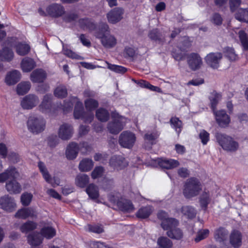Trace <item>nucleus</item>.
Here are the masks:
<instances>
[{
	"label": "nucleus",
	"mask_w": 248,
	"mask_h": 248,
	"mask_svg": "<svg viewBox=\"0 0 248 248\" xmlns=\"http://www.w3.org/2000/svg\"><path fill=\"white\" fill-rule=\"evenodd\" d=\"M79 23L83 28L95 30L94 35L100 40L101 44L105 48H113L116 45L117 39L110 33V29L107 23H101L96 29V25L90 19H82L79 20Z\"/></svg>",
	"instance_id": "nucleus-1"
},
{
	"label": "nucleus",
	"mask_w": 248,
	"mask_h": 248,
	"mask_svg": "<svg viewBox=\"0 0 248 248\" xmlns=\"http://www.w3.org/2000/svg\"><path fill=\"white\" fill-rule=\"evenodd\" d=\"M40 234L33 232L28 236V241L32 248H36L42 243L43 238L50 239L56 234V230L50 224L45 225L40 230Z\"/></svg>",
	"instance_id": "nucleus-2"
},
{
	"label": "nucleus",
	"mask_w": 248,
	"mask_h": 248,
	"mask_svg": "<svg viewBox=\"0 0 248 248\" xmlns=\"http://www.w3.org/2000/svg\"><path fill=\"white\" fill-rule=\"evenodd\" d=\"M179 221L176 219H171L169 222L165 221L163 223L162 229L166 231V235L172 239L179 240L184 236L182 230L178 227Z\"/></svg>",
	"instance_id": "nucleus-3"
},
{
	"label": "nucleus",
	"mask_w": 248,
	"mask_h": 248,
	"mask_svg": "<svg viewBox=\"0 0 248 248\" xmlns=\"http://www.w3.org/2000/svg\"><path fill=\"white\" fill-rule=\"evenodd\" d=\"M202 190L200 181L194 177L187 179L184 185L183 194L187 199L197 196Z\"/></svg>",
	"instance_id": "nucleus-4"
},
{
	"label": "nucleus",
	"mask_w": 248,
	"mask_h": 248,
	"mask_svg": "<svg viewBox=\"0 0 248 248\" xmlns=\"http://www.w3.org/2000/svg\"><path fill=\"white\" fill-rule=\"evenodd\" d=\"M46 122L41 115L33 114L31 115L27 121L28 130L33 134L43 132L46 128Z\"/></svg>",
	"instance_id": "nucleus-5"
},
{
	"label": "nucleus",
	"mask_w": 248,
	"mask_h": 248,
	"mask_svg": "<svg viewBox=\"0 0 248 248\" xmlns=\"http://www.w3.org/2000/svg\"><path fill=\"white\" fill-rule=\"evenodd\" d=\"M75 104L74 116L76 119H81L85 114L82 103L76 97H71L69 101L64 102L63 106V111L65 112L71 110L73 104Z\"/></svg>",
	"instance_id": "nucleus-6"
},
{
	"label": "nucleus",
	"mask_w": 248,
	"mask_h": 248,
	"mask_svg": "<svg viewBox=\"0 0 248 248\" xmlns=\"http://www.w3.org/2000/svg\"><path fill=\"white\" fill-rule=\"evenodd\" d=\"M218 144L224 150L228 151H235L238 148V143L232 137L220 133L215 136Z\"/></svg>",
	"instance_id": "nucleus-7"
},
{
	"label": "nucleus",
	"mask_w": 248,
	"mask_h": 248,
	"mask_svg": "<svg viewBox=\"0 0 248 248\" xmlns=\"http://www.w3.org/2000/svg\"><path fill=\"white\" fill-rule=\"evenodd\" d=\"M111 118V122L108 124V129L110 133L117 134L123 129L127 119L116 112L112 113Z\"/></svg>",
	"instance_id": "nucleus-8"
},
{
	"label": "nucleus",
	"mask_w": 248,
	"mask_h": 248,
	"mask_svg": "<svg viewBox=\"0 0 248 248\" xmlns=\"http://www.w3.org/2000/svg\"><path fill=\"white\" fill-rule=\"evenodd\" d=\"M136 140L135 134L129 131H125L120 134L119 142L122 147L130 149L133 146Z\"/></svg>",
	"instance_id": "nucleus-9"
},
{
	"label": "nucleus",
	"mask_w": 248,
	"mask_h": 248,
	"mask_svg": "<svg viewBox=\"0 0 248 248\" xmlns=\"http://www.w3.org/2000/svg\"><path fill=\"white\" fill-rule=\"evenodd\" d=\"M39 103V97L34 94H29L23 97L20 105L24 109H31L38 105Z\"/></svg>",
	"instance_id": "nucleus-10"
},
{
	"label": "nucleus",
	"mask_w": 248,
	"mask_h": 248,
	"mask_svg": "<svg viewBox=\"0 0 248 248\" xmlns=\"http://www.w3.org/2000/svg\"><path fill=\"white\" fill-rule=\"evenodd\" d=\"M7 41L8 45L11 47H15L16 53L20 56L27 54L30 50V46L27 44L19 43L16 44V38L15 37L8 38Z\"/></svg>",
	"instance_id": "nucleus-11"
},
{
	"label": "nucleus",
	"mask_w": 248,
	"mask_h": 248,
	"mask_svg": "<svg viewBox=\"0 0 248 248\" xmlns=\"http://www.w3.org/2000/svg\"><path fill=\"white\" fill-rule=\"evenodd\" d=\"M0 206L6 212H12L16 209V205L13 198L5 195L0 198Z\"/></svg>",
	"instance_id": "nucleus-12"
},
{
	"label": "nucleus",
	"mask_w": 248,
	"mask_h": 248,
	"mask_svg": "<svg viewBox=\"0 0 248 248\" xmlns=\"http://www.w3.org/2000/svg\"><path fill=\"white\" fill-rule=\"evenodd\" d=\"M214 115L217 123L221 127H226L231 122L230 117L224 110H214Z\"/></svg>",
	"instance_id": "nucleus-13"
},
{
	"label": "nucleus",
	"mask_w": 248,
	"mask_h": 248,
	"mask_svg": "<svg viewBox=\"0 0 248 248\" xmlns=\"http://www.w3.org/2000/svg\"><path fill=\"white\" fill-rule=\"evenodd\" d=\"M124 14V10L122 8H115L107 14V19L110 23L116 24L123 18Z\"/></svg>",
	"instance_id": "nucleus-14"
},
{
	"label": "nucleus",
	"mask_w": 248,
	"mask_h": 248,
	"mask_svg": "<svg viewBox=\"0 0 248 248\" xmlns=\"http://www.w3.org/2000/svg\"><path fill=\"white\" fill-rule=\"evenodd\" d=\"M74 133L73 126L68 124H63L58 130V135L62 140H67L71 138Z\"/></svg>",
	"instance_id": "nucleus-15"
},
{
	"label": "nucleus",
	"mask_w": 248,
	"mask_h": 248,
	"mask_svg": "<svg viewBox=\"0 0 248 248\" xmlns=\"http://www.w3.org/2000/svg\"><path fill=\"white\" fill-rule=\"evenodd\" d=\"M127 165L128 163L124 158L120 155H113L109 160V166L117 170H122Z\"/></svg>",
	"instance_id": "nucleus-16"
},
{
	"label": "nucleus",
	"mask_w": 248,
	"mask_h": 248,
	"mask_svg": "<svg viewBox=\"0 0 248 248\" xmlns=\"http://www.w3.org/2000/svg\"><path fill=\"white\" fill-rule=\"evenodd\" d=\"M187 59L188 64L193 70L199 69L202 64V59L197 53H192L189 54Z\"/></svg>",
	"instance_id": "nucleus-17"
},
{
	"label": "nucleus",
	"mask_w": 248,
	"mask_h": 248,
	"mask_svg": "<svg viewBox=\"0 0 248 248\" xmlns=\"http://www.w3.org/2000/svg\"><path fill=\"white\" fill-rule=\"evenodd\" d=\"M222 57L221 53H210L205 57V61L211 67L216 69L219 66V63Z\"/></svg>",
	"instance_id": "nucleus-18"
},
{
	"label": "nucleus",
	"mask_w": 248,
	"mask_h": 248,
	"mask_svg": "<svg viewBox=\"0 0 248 248\" xmlns=\"http://www.w3.org/2000/svg\"><path fill=\"white\" fill-rule=\"evenodd\" d=\"M46 11L47 14L52 17H59L64 13V9L61 4L53 3L48 6Z\"/></svg>",
	"instance_id": "nucleus-19"
},
{
	"label": "nucleus",
	"mask_w": 248,
	"mask_h": 248,
	"mask_svg": "<svg viewBox=\"0 0 248 248\" xmlns=\"http://www.w3.org/2000/svg\"><path fill=\"white\" fill-rule=\"evenodd\" d=\"M19 176V173L15 167L10 166L5 171L0 173V183L5 182L10 178H16Z\"/></svg>",
	"instance_id": "nucleus-20"
},
{
	"label": "nucleus",
	"mask_w": 248,
	"mask_h": 248,
	"mask_svg": "<svg viewBox=\"0 0 248 248\" xmlns=\"http://www.w3.org/2000/svg\"><path fill=\"white\" fill-rule=\"evenodd\" d=\"M36 216V211L32 207L20 209L17 211L15 215V217L16 218L24 219L28 217H33Z\"/></svg>",
	"instance_id": "nucleus-21"
},
{
	"label": "nucleus",
	"mask_w": 248,
	"mask_h": 248,
	"mask_svg": "<svg viewBox=\"0 0 248 248\" xmlns=\"http://www.w3.org/2000/svg\"><path fill=\"white\" fill-rule=\"evenodd\" d=\"M21 77V75L19 71L14 70L7 74L5 81L7 85H14L20 79Z\"/></svg>",
	"instance_id": "nucleus-22"
},
{
	"label": "nucleus",
	"mask_w": 248,
	"mask_h": 248,
	"mask_svg": "<svg viewBox=\"0 0 248 248\" xmlns=\"http://www.w3.org/2000/svg\"><path fill=\"white\" fill-rule=\"evenodd\" d=\"M46 77V74L42 69H37L34 70L31 74V81L35 83L43 82Z\"/></svg>",
	"instance_id": "nucleus-23"
},
{
	"label": "nucleus",
	"mask_w": 248,
	"mask_h": 248,
	"mask_svg": "<svg viewBox=\"0 0 248 248\" xmlns=\"http://www.w3.org/2000/svg\"><path fill=\"white\" fill-rule=\"evenodd\" d=\"M5 188L10 194H18L20 193L22 190L21 185L15 180L7 181L6 183Z\"/></svg>",
	"instance_id": "nucleus-24"
},
{
	"label": "nucleus",
	"mask_w": 248,
	"mask_h": 248,
	"mask_svg": "<svg viewBox=\"0 0 248 248\" xmlns=\"http://www.w3.org/2000/svg\"><path fill=\"white\" fill-rule=\"evenodd\" d=\"M230 242L231 245L235 248H239L242 243V235L238 231H233L230 236Z\"/></svg>",
	"instance_id": "nucleus-25"
},
{
	"label": "nucleus",
	"mask_w": 248,
	"mask_h": 248,
	"mask_svg": "<svg viewBox=\"0 0 248 248\" xmlns=\"http://www.w3.org/2000/svg\"><path fill=\"white\" fill-rule=\"evenodd\" d=\"M78 151V144L75 142L69 144L65 151L66 156L69 160L74 159L77 156Z\"/></svg>",
	"instance_id": "nucleus-26"
},
{
	"label": "nucleus",
	"mask_w": 248,
	"mask_h": 248,
	"mask_svg": "<svg viewBox=\"0 0 248 248\" xmlns=\"http://www.w3.org/2000/svg\"><path fill=\"white\" fill-rule=\"evenodd\" d=\"M158 163L161 168L166 169H171L179 165V162L178 161L172 159L159 158Z\"/></svg>",
	"instance_id": "nucleus-27"
},
{
	"label": "nucleus",
	"mask_w": 248,
	"mask_h": 248,
	"mask_svg": "<svg viewBox=\"0 0 248 248\" xmlns=\"http://www.w3.org/2000/svg\"><path fill=\"white\" fill-rule=\"evenodd\" d=\"M212 201V196L208 191H204L202 192L199 197V202L201 207L206 210L207 208L208 205Z\"/></svg>",
	"instance_id": "nucleus-28"
},
{
	"label": "nucleus",
	"mask_w": 248,
	"mask_h": 248,
	"mask_svg": "<svg viewBox=\"0 0 248 248\" xmlns=\"http://www.w3.org/2000/svg\"><path fill=\"white\" fill-rule=\"evenodd\" d=\"M52 96L51 95L46 94L43 99L41 104L39 106V110L43 113L48 112L51 107Z\"/></svg>",
	"instance_id": "nucleus-29"
},
{
	"label": "nucleus",
	"mask_w": 248,
	"mask_h": 248,
	"mask_svg": "<svg viewBox=\"0 0 248 248\" xmlns=\"http://www.w3.org/2000/svg\"><path fill=\"white\" fill-rule=\"evenodd\" d=\"M36 66L35 62L30 58H25L21 62V67L24 72H29Z\"/></svg>",
	"instance_id": "nucleus-30"
},
{
	"label": "nucleus",
	"mask_w": 248,
	"mask_h": 248,
	"mask_svg": "<svg viewBox=\"0 0 248 248\" xmlns=\"http://www.w3.org/2000/svg\"><path fill=\"white\" fill-rule=\"evenodd\" d=\"M93 165V162L91 159L85 158L80 162L78 169L80 171L87 172L91 170Z\"/></svg>",
	"instance_id": "nucleus-31"
},
{
	"label": "nucleus",
	"mask_w": 248,
	"mask_h": 248,
	"mask_svg": "<svg viewBox=\"0 0 248 248\" xmlns=\"http://www.w3.org/2000/svg\"><path fill=\"white\" fill-rule=\"evenodd\" d=\"M90 178L85 174H79L75 178L76 185L80 188L85 187L89 182Z\"/></svg>",
	"instance_id": "nucleus-32"
},
{
	"label": "nucleus",
	"mask_w": 248,
	"mask_h": 248,
	"mask_svg": "<svg viewBox=\"0 0 248 248\" xmlns=\"http://www.w3.org/2000/svg\"><path fill=\"white\" fill-rule=\"evenodd\" d=\"M117 205L121 210L124 212H131L134 210V207L132 202L127 200H123L117 202Z\"/></svg>",
	"instance_id": "nucleus-33"
},
{
	"label": "nucleus",
	"mask_w": 248,
	"mask_h": 248,
	"mask_svg": "<svg viewBox=\"0 0 248 248\" xmlns=\"http://www.w3.org/2000/svg\"><path fill=\"white\" fill-rule=\"evenodd\" d=\"M89 197L93 200H96L99 196L98 187L93 184H90L86 189Z\"/></svg>",
	"instance_id": "nucleus-34"
},
{
	"label": "nucleus",
	"mask_w": 248,
	"mask_h": 248,
	"mask_svg": "<svg viewBox=\"0 0 248 248\" xmlns=\"http://www.w3.org/2000/svg\"><path fill=\"white\" fill-rule=\"evenodd\" d=\"M31 87V84L29 81L21 82L17 85V93L19 95H24L29 91Z\"/></svg>",
	"instance_id": "nucleus-35"
},
{
	"label": "nucleus",
	"mask_w": 248,
	"mask_h": 248,
	"mask_svg": "<svg viewBox=\"0 0 248 248\" xmlns=\"http://www.w3.org/2000/svg\"><path fill=\"white\" fill-rule=\"evenodd\" d=\"M14 52L8 47L3 48L0 52V59L2 61L10 62L14 58Z\"/></svg>",
	"instance_id": "nucleus-36"
},
{
	"label": "nucleus",
	"mask_w": 248,
	"mask_h": 248,
	"mask_svg": "<svg viewBox=\"0 0 248 248\" xmlns=\"http://www.w3.org/2000/svg\"><path fill=\"white\" fill-rule=\"evenodd\" d=\"M228 234V232L226 230L220 228L215 231V238L217 241L222 242L226 240Z\"/></svg>",
	"instance_id": "nucleus-37"
},
{
	"label": "nucleus",
	"mask_w": 248,
	"mask_h": 248,
	"mask_svg": "<svg viewBox=\"0 0 248 248\" xmlns=\"http://www.w3.org/2000/svg\"><path fill=\"white\" fill-rule=\"evenodd\" d=\"M153 211L152 207L147 206L140 208L137 213V216L139 218H146L149 217Z\"/></svg>",
	"instance_id": "nucleus-38"
},
{
	"label": "nucleus",
	"mask_w": 248,
	"mask_h": 248,
	"mask_svg": "<svg viewBox=\"0 0 248 248\" xmlns=\"http://www.w3.org/2000/svg\"><path fill=\"white\" fill-rule=\"evenodd\" d=\"M37 227V224L31 221H28L23 223L20 227V231L25 233H27L30 231L35 229Z\"/></svg>",
	"instance_id": "nucleus-39"
},
{
	"label": "nucleus",
	"mask_w": 248,
	"mask_h": 248,
	"mask_svg": "<svg viewBox=\"0 0 248 248\" xmlns=\"http://www.w3.org/2000/svg\"><path fill=\"white\" fill-rule=\"evenodd\" d=\"M235 17L240 21L248 22V8L239 9L235 14Z\"/></svg>",
	"instance_id": "nucleus-40"
},
{
	"label": "nucleus",
	"mask_w": 248,
	"mask_h": 248,
	"mask_svg": "<svg viewBox=\"0 0 248 248\" xmlns=\"http://www.w3.org/2000/svg\"><path fill=\"white\" fill-rule=\"evenodd\" d=\"M96 117L99 121L105 122L108 120L109 114L106 109L99 108L96 111Z\"/></svg>",
	"instance_id": "nucleus-41"
},
{
	"label": "nucleus",
	"mask_w": 248,
	"mask_h": 248,
	"mask_svg": "<svg viewBox=\"0 0 248 248\" xmlns=\"http://www.w3.org/2000/svg\"><path fill=\"white\" fill-rule=\"evenodd\" d=\"M157 243L160 248H171L173 245L171 240L165 236L159 237Z\"/></svg>",
	"instance_id": "nucleus-42"
},
{
	"label": "nucleus",
	"mask_w": 248,
	"mask_h": 248,
	"mask_svg": "<svg viewBox=\"0 0 248 248\" xmlns=\"http://www.w3.org/2000/svg\"><path fill=\"white\" fill-rule=\"evenodd\" d=\"M38 167L46 181V182H51V175L49 173L45 164L43 162L40 161L38 162Z\"/></svg>",
	"instance_id": "nucleus-43"
},
{
	"label": "nucleus",
	"mask_w": 248,
	"mask_h": 248,
	"mask_svg": "<svg viewBox=\"0 0 248 248\" xmlns=\"http://www.w3.org/2000/svg\"><path fill=\"white\" fill-rule=\"evenodd\" d=\"M181 211L184 216L189 218H193L195 217L196 214L195 208L190 206H185L182 207Z\"/></svg>",
	"instance_id": "nucleus-44"
},
{
	"label": "nucleus",
	"mask_w": 248,
	"mask_h": 248,
	"mask_svg": "<svg viewBox=\"0 0 248 248\" xmlns=\"http://www.w3.org/2000/svg\"><path fill=\"white\" fill-rule=\"evenodd\" d=\"M170 123L171 127L175 129L178 134H179L182 129V122L177 117H172L170 120Z\"/></svg>",
	"instance_id": "nucleus-45"
},
{
	"label": "nucleus",
	"mask_w": 248,
	"mask_h": 248,
	"mask_svg": "<svg viewBox=\"0 0 248 248\" xmlns=\"http://www.w3.org/2000/svg\"><path fill=\"white\" fill-rule=\"evenodd\" d=\"M149 37L153 41L161 42L164 37L157 29L151 31L148 34Z\"/></svg>",
	"instance_id": "nucleus-46"
},
{
	"label": "nucleus",
	"mask_w": 248,
	"mask_h": 248,
	"mask_svg": "<svg viewBox=\"0 0 248 248\" xmlns=\"http://www.w3.org/2000/svg\"><path fill=\"white\" fill-rule=\"evenodd\" d=\"M239 37L245 50H248V35L243 31H240Z\"/></svg>",
	"instance_id": "nucleus-47"
},
{
	"label": "nucleus",
	"mask_w": 248,
	"mask_h": 248,
	"mask_svg": "<svg viewBox=\"0 0 248 248\" xmlns=\"http://www.w3.org/2000/svg\"><path fill=\"white\" fill-rule=\"evenodd\" d=\"M84 103L86 109L90 111L94 110L98 106V101L92 98L86 100Z\"/></svg>",
	"instance_id": "nucleus-48"
},
{
	"label": "nucleus",
	"mask_w": 248,
	"mask_h": 248,
	"mask_svg": "<svg viewBox=\"0 0 248 248\" xmlns=\"http://www.w3.org/2000/svg\"><path fill=\"white\" fill-rule=\"evenodd\" d=\"M225 56L232 61H235L238 59V56L235 54L233 48L231 47H226L224 49Z\"/></svg>",
	"instance_id": "nucleus-49"
},
{
	"label": "nucleus",
	"mask_w": 248,
	"mask_h": 248,
	"mask_svg": "<svg viewBox=\"0 0 248 248\" xmlns=\"http://www.w3.org/2000/svg\"><path fill=\"white\" fill-rule=\"evenodd\" d=\"M221 99V95L217 93H213L210 97L211 108L214 112L216 110L217 105Z\"/></svg>",
	"instance_id": "nucleus-50"
},
{
	"label": "nucleus",
	"mask_w": 248,
	"mask_h": 248,
	"mask_svg": "<svg viewBox=\"0 0 248 248\" xmlns=\"http://www.w3.org/2000/svg\"><path fill=\"white\" fill-rule=\"evenodd\" d=\"M106 63L107 64V67L109 69L116 73H124L126 71V68L122 66L112 64L107 62H106Z\"/></svg>",
	"instance_id": "nucleus-51"
},
{
	"label": "nucleus",
	"mask_w": 248,
	"mask_h": 248,
	"mask_svg": "<svg viewBox=\"0 0 248 248\" xmlns=\"http://www.w3.org/2000/svg\"><path fill=\"white\" fill-rule=\"evenodd\" d=\"M54 94L57 97L63 98L67 94V89L64 86H59L55 90Z\"/></svg>",
	"instance_id": "nucleus-52"
},
{
	"label": "nucleus",
	"mask_w": 248,
	"mask_h": 248,
	"mask_svg": "<svg viewBox=\"0 0 248 248\" xmlns=\"http://www.w3.org/2000/svg\"><path fill=\"white\" fill-rule=\"evenodd\" d=\"M6 158L8 160L13 163H16L19 162L20 157L18 154L14 151H10Z\"/></svg>",
	"instance_id": "nucleus-53"
},
{
	"label": "nucleus",
	"mask_w": 248,
	"mask_h": 248,
	"mask_svg": "<svg viewBox=\"0 0 248 248\" xmlns=\"http://www.w3.org/2000/svg\"><path fill=\"white\" fill-rule=\"evenodd\" d=\"M32 199V195L30 193H24L21 195V202L24 206H27L30 204Z\"/></svg>",
	"instance_id": "nucleus-54"
},
{
	"label": "nucleus",
	"mask_w": 248,
	"mask_h": 248,
	"mask_svg": "<svg viewBox=\"0 0 248 248\" xmlns=\"http://www.w3.org/2000/svg\"><path fill=\"white\" fill-rule=\"evenodd\" d=\"M86 229L89 232L96 233H100L104 231L103 227L100 225H88L86 227Z\"/></svg>",
	"instance_id": "nucleus-55"
},
{
	"label": "nucleus",
	"mask_w": 248,
	"mask_h": 248,
	"mask_svg": "<svg viewBox=\"0 0 248 248\" xmlns=\"http://www.w3.org/2000/svg\"><path fill=\"white\" fill-rule=\"evenodd\" d=\"M63 52L64 55L72 59L83 60V58L81 56L78 55L76 53L73 52L71 50L67 48H63Z\"/></svg>",
	"instance_id": "nucleus-56"
},
{
	"label": "nucleus",
	"mask_w": 248,
	"mask_h": 248,
	"mask_svg": "<svg viewBox=\"0 0 248 248\" xmlns=\"http://www.w3.org/2000/svg\"><path fill=\"white\" fill-rule=\"evenodd\" d=\"M157 217L161 221V226L162 228L163 223L164 222L167 221L169 222V221H170L171 219H175L174 218L172 217H169L168 214L163 211H161L158 212L157 214Z\"/></svg>",
	"instance_id": "nucleus-57"
},
{
	"label": "nucleus",
	"mask_w": 248,
	"mask_h": 248,
	"mask_svg": "<svg viewBox=\"0 0 248 248\" xmlns=\"http://www.w3.org/2000/svg\"><path fill=\"white\" fill-rule=\"evenodd\" d=\"M199 136L202 144L206 145L209 140V133L202 129L200 131Z\"/></svg>",
	"instance_id": "nucleus-58"
},
{
	"label": "nucleus",
	"mask_w": 248,
	"mask_h": 248,
	"mask_svg": "<svg viewBox=\"0 0 248 248\" xmlns=\"http://www.w3.org/2000/svg\"><path fill=\"white\" fill-rule=\"evenodd\" d=\"M208 234L209 231L208 230H201L198 232L197 235L195 238V241L196 242H198L207 237L208 235Z\"/></svg>",
	"instance_id": "nucleus-59"
},
{
	"label": "nucleus",
	"mask_w": 248,
	"mask_h": 248,
	"mask_svg": "<svg viewBox=\"0 0 248 248\" xmlns=\"http://www.w3.org/2000/svg\"><path fill=\"white\" fill-rule=\"evenodd\" d=\"M9 151L8 147L4 143H0V156L2 158H6Z\"/></svg>",
	"instance_id": "nucleus-60"
},
{
	"label": "nucleus",
	"mask_w": 248,
	"mask_h": 248,
	"mask_svg": "<svg viewBox=\"0 0 248 248\" xmlns=\"http://www.w3.org/2000/svg\"><path fill=\"white\" fill-rule=\"evenodd\" d=\"M104 172V169L102 167H95L92 172V177L93 179H95L101 177Z\"/></svg>",
	"instance_id": "nucleus-61"
},
{
	"label": "nucleus",
	"mask_w": 248,
	"mask_h": 248,
	"mask_svg": "<svg viewBox=\"0 0 248 248\" xmlns=\"http://www.w3.org/2000/svg\"><path fill=\"white\" fill-rule=\"evenodd\" d=\"M159 136L158 132H155L151 133H147L144 136V140L146 141L152 142L155 139H157Z\"/></svg>",
	"instance_id": "nucleus-62"
},
{
	"label": "nucleus",
	"mask_w": 248,
	"mask_h": 248,
	"mask_svg": "<svg viewBox=\"0 0 248 248\" xmlns=\"http://www.w3.org/2000/svg\"><path fill=\"white\" fill-rule=\"evenodd\" d=\"M59 138L56 136L52 135L48 138V143L50 147H53L59 143Z\"/></svg>",
	"instance_id": "nucleus-63"
},
{
	"label": "nucleus",
	"mask_w": 248,
	"mask_h": 248,
	"mask_svg": "<svg viewBox=\"0 0 248 248\" xmlns=\"http://www.w3.org/2000/svg\"><path fill=\"white\" fill-rule=\"evenodd\" d=\"M241 0H230V7L232 12L234 11L240 5Z\"/></svg>",
	"instance_id": "nucleus-64"
}]
</instances>
